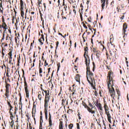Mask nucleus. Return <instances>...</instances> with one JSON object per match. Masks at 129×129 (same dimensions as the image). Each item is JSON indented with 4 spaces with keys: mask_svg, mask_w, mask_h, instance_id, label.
I'll return each instance as SVG.
<instances>
[{
    "mask_svg": "<svg viewBox=\"0 0 129 129\" xmlns=\"http://www.w3.org/2000/svg\"><path fill=\"white\" fill-rule=\"evenodd\" d=\"M87 79L91 85H93V82H95L94 74L90 71V68L86 69Z\"/></svg>",
    "mask_w": 129,
    "mask_h": 129,
    "instance_id": "obj_1",
    "label": "nucleus"
},
{
    "mask_svg": "<svg viewBox=\"0 0 129 129\" xmlns=\"http://www.w3.org/2000/svg\"><path fill=\"white\" fill-rule=\"evenodd\" d=\"M5 95L6 96L5 98L9 99L10 97V94L12 93V85L8 83V81L5 79Z\"/></svg>",
    "mask_w": 129,
    "mask_h": 129,
    "instance_id": "obj_2",
    "label": "nucleus"
},
{
    "mask_svg": "<svg viewBox=\"0 0 129 129\" xmlns=\"http://www.w3.org/2000/svg\"><path fill=\"white\" fill-rule=\"evenodd\" d=\"M44 92L45 93L44 98V106H48V104H49V102H50V98H51V96L50 95V91L45 90Z\"/></svg>",
    "mask_w": 129,
    "mask_h": 129,
    "instance_id": "obj_3",
    "label": "nucleus"
},
{
    "mask_svg": "<svg viewBox=\"0 0 129 129\" xmlns=\"http://www.w3.org/2000/svg\"><path fill=\"white\" fill-rule=\"evenodd\" d=\"M24 9H26V4H24V2L23 0H20V11H21V16L24 20V16H25V12H24Z\"/></svg>",
    "mask_w": 129,
    "mask_h": 129,
    "instance_id": "obj_4",
    "label": "nucleus"
},
{
    "mask_svg": "<svg viewBox=\"0 0 129 129\" xmlns=\"http://www.w3.org/2000/svg\"><path fill=\"white\" fill-rule=\"evenodd\" d=\"M107 8V6H108V0H101V12L105 9Z\"/></svg>",
    "mask_w": 129,
    "mask_h": 129,
    "instance_id": "obj_5",
    "label": "nucleus"
},
{
    "mask_svg": "<svg viewBox=\"0 0 129 129\" xmlns=\"http://www.w3.org/2000/svg\"><path fill=\"white\" fill-rule=\"evenodd\" d=\"M94 102L98 110H101V111L103 110V108H102V105H101V103H100V102L98 101V100L97 99H96L95 101H94Z\"/></svg>",
    "mask_w": 129,
    "mask_h": 129,
    "instance_id": "obj_6",
    "label": "nucleus"
},
{
    "mask_svg": "<svg viewBox=\"0 0 129 129\" xmlns=\"http://www.w3.org/2000/svg\"><path fill=\"white\" fill-rule=\"evenodd\" d=\"M24 88L26 93V97L27 98H29V90H28V84L27 83V81H26V78H24Z\"/></svg>",
    "mask_w": 129,
    "mask_h": 129,
    "instance_id": "obj_7",
    "label": "nucleus"
},
{
    "mask_svg": "<svg viewBox=\"0 0 129 129\" xmlns=\"http://www.w3.org/2000/svg\"><path fill=\"white\" fill-rule=\"evenodd\" d=\"M84 57L85 58V64L87 68H90L89 67L90 64V58H89V56L87 54L86 55L84 56Z\"/></svg>",
    "mask_w": 129,
    "mask_h": 129,
    "instance_id": "obj_8",
    "label": "nucleus"
},
{
    "mask_svg": "<svg viewBox=\"0 0 129 129\" xmlns=\"http://www.w3.org/2000/svg\"><path fill=\"white\" fill-rule=\"evenodd\" d=\"M107 78H108V82H111L112 84H113V79L112 78V72H109L107 76Z\"/></svg>",
    "mask_w": 129,
    "mask_h": 129,
    "instance_id": "obj_9",
    "label": "nucleus"
},
{
    "mask_svg": "<svg viewBox=\"0 0 129 129\" xmlns=\"http://www.w3.org/2000/svg\"><path fill=\"white\" fill-rule=\"evenodd\" d=\"M89 105L91 107L90 108V109H91V111H94V113H91L92 114H95V112H96V110H97V109H96V107L93 106V105L91 104V103L89 102Z\"/></svg>",
    "mask_w": 129,
    "mask_h": 129,
    "instance_id": "obj_10",
    "label": "nucleus"
},
{
    "mask_svg": "<svg viewBox=\"0 0 129 129\" xmlns=\"http://www.w3.org/2000/svg\"><path fill=\"white\" fill-rule=\"evenodd\" d=\"M82 105H83V106L85 107V108H87L88 111H89V112H90V113H94V111H91V109H90V107H89L88 106H87V105L86 104V103H85V102L84 101H82Z\"/></svg>",
    "mask_w": 129,
    "mask_h": 129,
    "instance_id": "obj_11",
    "label": "nucleus"
},
{
    "mask_svg": "<svg viewBox=\"0 0 129 129\" xmlns=\"http://www.w3.org/2000/svg\"><path fill=\"white\" fill-rule=\"evenodd\" d=\"M9 113L10 114V118L11 119V121L10 123V126L12 127V128H13V126H14V115L13 114V112H12V111H9Z\"/></svg>",
    "mask_w": 129,
    "mask_h": 129,
    "instance_id": "obj_12",
    "label": "nucleus"
},
{
    "mask_svg": "<svg viewBox=\"0 0 129 129\" xmlns=\"http://www.w3.org/2000/svg\"><path fill=\"white\" fill-rule=\"evenodd\" d=\"M109 93L110 94V96L114 100V97H115V91H114V88L112 87L111 89H110Z\"/></svg>",
    "mask_w": 129,
    "mask_h": 129,
    "instance_id": "obj_13",
    "label": "nucleus"
},
{
    "mask_svg": "<svg viewBox=\"0 0 129 129\" xmlns=\"http://www.w3.org/2000/svg\"><path fill=\"white\" fill-rule=\"evenodd\" d=\"M127 29V24L126 23H124V24H123V29H122V33L124 34V35H125V32H126L125 30H126Z\"/></svg>",
    "mask_w": 129,
    "mask_h": 129,
    "instance_id": "obj_14",
    "label": "nucleus"
},
{
    "mask_svg": "<svg viewBox=\"0 0 129 129\" xmlns=\"http://www.w3.org/2000/svg\"><path fill=\"white\" fill-rule=\"evenodd\" d=\"M48 121H49V127H52V115H51V113H49V118H48Z\"/></svg>",
    "mask_w": 129,
    "mask_h": 129,
    "instance_id": "obj_15",
    "label": "nucleus"
},
{
    "mask_svg": "<svg viewBox=\"0 0 129 129\" xmlns=\"http://www.w3.org/2000/svg\"><path fill=\"white\" fill-rule=\"evenodd\" d=\"M15 42L17 46L20 45V34H18V36L15 37Z\"/></svg>",
    "mask_w": 129,
    "mask_h": 129,
    "instance_id": "obj_16",
    "label": "nucleus"
},
{
    "mask_svg": "<svg viewBox=\"0 0 129 129\" xmlns=\"http://www.w3.org/2000/svg\"><path fill=\"white\" fill-rule=\"evenodd\" d=\"M105 114L107 116L108 121H109L110 123H111V115H110V113L109 112H106Z\"/></svg>",
    "mask_w": 129,
    "mask_h": 129,
    "instance_id": "obj_17",
    "label": "nucleus"
},
{
    "mask_svg": "<svg viewBox=\"0 0 129 129\" xmlns=\"http://www.w3.org/2000/svg\"><path fill=\"white\" fill-rule=\"evenodd\" d=\"M44 113L45 119H48V106H44Z\"/></svg>",
    "mask_w": 129,
    "mask_h": 129,
    "instance_id": "obj_18",
    "label": "nucleus"
},
{
    "mask_svg": "<svg viewBox=\"0 0 129 129\" xmlns=\"http://www.w3.org/2000/svg\"><path fill=\"white\" fill-rule=\"evenodd\" d=\"M39 42L40 43V45H43L44 41H45V38H44V34L41 35V37L38 39Z\"/></svg>",
    "mask_w": 129,
    "mask_h": 129,
    "instance_id": "obj_19",
    "label": "nucleus"
},
{
    "mask_svg": "<svg viewBox=\"0 0 129 129\" xmlns=\"http://www.w3.org/2000/svg\"><path fill=\"white\" fill-rule=\"evenodd\" d=\"M7 104L9 107V110H10L9 111H11L12 109L14 108V107H13V106L12 105V104H11V102H12V101H11V100H7Z\"/></svg>",
    "mask_w": 129,
    "mask_h": 129,
    "instance_id": "obj_20",
    "label": "nucleus"
},
{
    "mask_svg": "<svg viewBox=\"0 0 129 129\" xmlns=\"http://www.w3.org/2000/svg\"><path fill=\"white\" fill-rule=\"evenodd\" d=\"M107 87H108V89L109 90H110V89H111V88L112 87H113V84H112V85H111V83L109 82H107Z\"/></svg>",
    "mask_w": 129,
    "mask_h": 129,
    "instance_id": "obj_21",
    "label": "nucleus"
},
{
    "mask_svg": "<svg viewBox=\"0 0 129 129\" xmlns=\"http://www.w3.org/2000/svg\"><path fill=\"white\" fill-rule=\"evenodd\" d=\"M75 79V80H76L77 82H79V83H80V75H76Z\"/></svg>",
    "mask_w": 129,
    "mask_h": 129,
    "instance_id": "obj_22",
    "label": "nucleus"
},
{
    "mask_svg": "<svg viewBox=\"0 0 129 129\" xmlns=\"http://www.w3.org/2000/svg\"><path fill=\"white\" fill-rule=\"evenodd\" d=\"M110 55L112 57L114 55L115 58L116 57V51H114L113 50H109Z\"/></svg>",
    "mask_w": 129,
    "mask_h": 129,
    "instance_id": "obj_23",
    "label": "nucleus"
},
{
    "mask_svg": "<svg viewBox=\"0 0 129 129\" xmlns=\"http://www.w3.org/2000/svg\"><path fill=\"white\" fill-rule=\"evenodd\" d=\"M31 15H32L30 17V21H33V18L34 19V18H35V16H36V14H35V12H31Z\"/></svg>",
    "mask_w": 129,
    "mask_h": 129,
    "instance_id": "obj_24",
    "label": "nucleus"
},
{
    "mask_svg": "<svg viewBox=\"0 0 129 129\" xmlns=\"http://www.w3.org/2000/svg\"><path fill=\"white\" fill-rule=\"evenodd\" d=\"M0 12L1 13H3L4 8L3 7V1H0Z\"/></svg>",
    "mask_w": 129,
    "mask_h": 129,
    "instance_id": "obj_25",
    "label": "nucleus"
},
{
    "mask_svg": "<svg viewBox=\"0 0 129 129\" xmlns=\"http://www.w3.org/2000/svg\"><path fill=\"white\" fill-rule=\"evenodd\" d=\"M4 30V32H3V38L1 39V41H3L4 39H5V35H6V34H5V33H6V31H7L8 27H2Z\"/></svg>",
    "mask_w": 129,
    "mask_h": 129,
    "instance_id": "obj_26",
    "label": "nucleus"
},
{
    "mask_svg": "<svg viewBox=\"0 0 129 129\" xmlns=\"http://www.w3.org/2000/svg\"><path fill=\"white\" fill-rule=\"evenodd\" d=\"M84 51H85V53L84 54V56H86V55H87V54H88V47L85 46L84 47Z\"/></svg>",
    "mask_w": 129,
    "mask_h": 129,
    "instance_id": "obj_27",
    "label": "nucleus"
},
{
    "mask_svg": "<svg viewBox=\"0 0 129 129\" xmlns=\"http://www.w3.org/2000/svg\"><path fill=\"white\" fill-rule=\"evenodd\" d=\"M93 55H95L96 56L97 59H98V60H100V54H99L98 52H96V53H93Z\"/></svg>",
    "mask_w": 129,
    "mask_h": 129,
    "instance_id": "obj_28",
    "label": "nucleus"
},
{
    "mask_svg": "<svg viewBox=\"0 0 129 129\" xmlns=\"http://www.w3.org/2000/svg\"><path fill=\"white\" fill-rule=\"evenodd\" d=\"M72 92H73L72 96H73L74 95H76V94H77V93H76V89H75L74 88H73V89H72Z\"/></svg>",
    "mask_w": 129,
    "mask_h": 129,
    "instance_id": "obj_29",
    "label": "nucleus"
},
{
    "mask_svg": "<svg viewBox=\"0 0 129 129\" xmlns=\"http://www.w3.org/2000/svg\"><path fill=\"white\" fill-rule=\"evenodd\" d=\"M6 50H7V49L5 48V47L2 48V55H3L2 58H4V56H5V52H6Z\"/></svg>",
    "mask_w": 129,
    "mask_h": 129,
    "instance_id": "obj_30",
    "label": "nucleus"
},
{
    "mask_svg": "<svg viewBox=\"0 0 129 129\" xmlns=\"http://www.w3.org/2000/svg\"><path fill=\"white\" fill-rule=\"evenodd\" d=\"M104 110L109 109V108H108V106H107V104H106V102L105 101L104 102Z\"/></svg>",
    "mask_w": 129,
    "mask_h": 129,
    "instance_id": "obj_31",
    "label": "nucleus"
},
{
    "mask_svg": "<svg viewBox=\"0 0 129 129\" xmlns=\"http://www.w3.org/2000/svg\"><path fill=\"white\" fill-rule=\"evenodd\" d=\"M41 73H43V70L42 69V68H40L39 69V75L40 76V77H43V75H42Z\"/></svg>",
    "mask_w": 129,
    "mask_h": 129,
    "instance_id": "obj_32",
    "label": "nucleus"
},
{
    "mask_svg": "<svg viewBox=\"0 0 129 129\" xmlns=\"http://www.w3.org/2000/svg\"><path fill=\"white\" fill-rule=\"evenodd\" d=\"M43 123V116H40V125H42Z\"/></svg>",
    "mask_w": 129,
    "mask_h": 129,
    "instance_id": "obj_33",
    "label": "nucleus"
},
{
    "mask_svg": "<svg viewBox=\"0 0 129 129\" xmlns=\"http://www.w3.org/2000/svg\"><path fill=\"white\" fill-rule=\"evenodd\" d=\"M0 27H2V28H4V27H5V28L6 27H8V25H7V24H6L5 23H3L2 25H0Z\"/></svg>",
    "mask_w": 129,
    "mask_h": 129,
    "instance_id": "obj_34",
    "label": "nucleus"
},
{
    "mask_svg": "<svg viewBox=\"0 0 129 129\" xmlns=\"http://www.w3.org/2000/svg\"><path fill=\"white\" fill-rule=\"evenodd\" d=\"M9 53H8L9 56H13V49H9Z\"/></svg>",
    "mask_w": 129,
    "mask_h": 129,
    "instance_id": "obj_35",
    "label": "nucleus"
},
{
    "mask_svg": "<svg viewBox=\"0 0 129 129\" xmlns=\"http://www.w3.org/2000/svg\"><path fill=\"white\" fill-rule=\"evenodd\" d=\"M65 103H66V99H63L62 100L61 105L62 106H64Z\"/></svg>",
    "mask_w": 129,
    "mask_h": 129,
    "instance_id": "obj_36",
    "label": "nucleus"
},
{
    "mask_svg": "<svg viewBox=\"0 0 129 129\" xmlns=\"http://www.w3.org/2000/svg\"><path fill=\"white\" fill-rule=\"evenodd\" d=\"M111 38H110V44H111V46L113 47V48H115V45L114 44L112 43V42L111 41Z\"/></svg>",
    "mask_w": 129,
    "mask_h": 129,
    "instance_id": "obj_37",
    "label": "nucleus"
},
{
    "mask_svg": "<svg viewBox=\"0 0 129 129\" xmlns=\"http://www.w3.org/2000/svg\"><path fill=\"white\" fill-rule=\"evenodd\" d=\"M38 98L39 100H40V101H41V100H42V94H38Z\"/></svg>",
    "mask_w": 129,
    "mask_h": 129,
    "instance_id": "obj_38",
    "label": "nucleus"
},
{
    "mask_svg": "<svg viewBox=\"0 0 129 129\" xmlns=\"http://www.w3.org/2000/svg\"><path fill=\"white\" fill-rule=\"evenodd\" d=\"M92 51L93 52V54H95L97 53L98 51H97V49L96 48H93Z\"/></svg>",
    "mask_w": 129,
    "mask_h": 129,
    "instance_id": "obj_39",
    "label": "nucleus"
},
{
    "mask_svg": "<svg viewBox=\"0 0 129 129\" xmlns=\"http://www.w3.org/2000/svg\"><path fill=\"white\" fill-rule=\"evenodd\" d=\"M93 69H92V71L93 72H94V71H95V63H94V62H93Z\"/></svg>",
    "mask_w": 129,
    "mask_h": 129,
    "instance_id": "obj_40",
    "label": "nucleus"
},
{
    "mask_svg": "<svg viewBox=\"0 0 129 129\" xmlns=\"http://www.w3.org/2000/svg\"><path fill=\"white\" fill-rule=\"evenodd\" d=\"M82 24H83V26L84 27V28H85V29H87L88 27L86 26V25H85V23H84V22H82Z\"/></svg>",
    "mask_w": 129,
    "mask_h": 129,
    "instance_id": "obj_41",
    "label": "nucleus"
},
{
    "mask_svg": "<svg viewBox=\"0 0 129 129\" xmlns=\"http://www.w3.org/2000/svg\"><path fill=\"white\" fill-rule=\"evenodd\" d=\"M18 110V108H17V107H15V111L14 113V116H15L17 114V111Z\"/></svg>",
    "mask_w": 129,
    "mask_h": 129,
    "instance_id": "obj_42",
    "label": "nucleus"
},
{
    "mask_svg": "<svg viewBox=\"0 0 129 129\" xmlns=\"http://www.w3.org/2000/svg\"><path fill=\"white\" fill-rule=\"evenodd\" d=\"M2 45H4V47H2V48H4V49H6V47H8V43H2Z\"/></svg>",
    "mask_w": 129,
    "mask_h": 129,
    "instance_id": "obj_43",
    "label": "nucleus"
},
{
    "mask_svg": "<svg viewBox=\"0 0 129 129\" xmlns=\"http://www.w3.org/2000/svg\"><path fill=\"white\" fill-rule=\"evenodd\" d=\"M110 6L111 8H113V7H114V1H112L111 4H110Z\"/></svg>",
    "mask_w": 129,
    "mask_h": 129,
    "instance_id": "obj_44",
    "label": "nucleus"
},
{
    "mask_svg": "<svg viewBox=\"0 0 129 129\" xmlns=\"http://www.w3.org/2000/svg\"><path fill=\"white\" fill-rule=\"evenodd\" d=\"M117 94L118 96V99H119V96H120V91H117Z\"/></svg>",
    "mask_w": 129,
    "mask_h": 129,
    "instance_id": "obj_45",
    "label": "nucleus"
},
{
    "mask_svg": "<svg viewBox=\"0 0 129 129\" xmlns=\"http://www.w3.org/2000/svg\"><path fill=\"white\" fill-rule=\"evenodd\" d=\"M34 109L35 110V112H36V105H35V104H33L32 111H34Z\"/></svg>",
    "mask_w": 129,
    "mask_h": 129,
    "instance_id": "obj_46",
    "label": "nucleus"
},
{
    "mask_svg": "<svg viewBox=\"0 0 129 129\" xmlns=\"http://www.w3.org/2000/svg\"><path fill=\"white\" fill-rule=\"evenodd\" d=\"M73 127V124L70 123L69 125V128H72Z\"/></svg>",
    "mask_w": 129,
    "mask_h": 129,
    "instance_id": "obj_47",
    "label": "nucleus"
},
{
    "mask_svg": "<svg viewBox=\"0 0 129 129\" xmlns=\"http://www.w3.org/2000/svg\"><path fill=\"white\" fill-rule=\"evenodd\" d=\"M34 43H35V41L34 40H33V42H32L31 43V45H30V49H32V48H33V44H34Z\"/></svg>",
    "mask_w": 129,
    "mask_h": 129,
    "instance_id": "obj_48",
    "label": "nucleus"
},
{
    "mask_svg": "<svg viewBox=\"0 0 129 129\" xmlns=\"http://www.w3.org/2000/svg\"><path fill=\"white\" fill-rule=\"evenodd\" d=\"M57 71H59V69H60V62H58L57 64Z\"/></svg>",
    "mask_w": 129,
    "mask_h": 129,
    "instance_id": "obj_49",
    "label": "nucleus"
},
{
    "mask_svg": "<svg viewBox=\"0 0 129 129\" xmlns=\"http://www.w3.org/2000/svg\"><path fill=\"white\" fill-rule=\"evenodd\" d=\"M37 4L38 6H40L42 4V0H38Z\"/></svg>",
    "mask_w": 129,
    "mask_h": 129,
    "instance_id": "obj_50",
    "label": "nucleus"
},
{
    "mask_svg": "<svg viewBox=\"0 0 129 129\" xmlns=\"http://www.w3.org/2000/svg\"><path fill=\"white\" fill-rule=\"evenodd\" d=\"M9 64L12 66H14V63L12 62V59L9 60Z\"/></svg>",
    "mask_w": 129,
    "mask_h": 129,
    "instance_id": "obj_51",
    "label": "nucleus"
},
{
    "mask_svg": "<svg viewBox=\"0 0 129 129\" xmlns=\"http://www.w3.org/2000/svg\"><path fill=\"white\" fill-rule=\"evenodd\" d=\"M87 20H88V22H89V23H91V21H92L91 17H89L87 19Z\"/></svg>",
    "mask_w": 129,
    "mask_h": 129,
    "instance_id": "obj_52",
    "label": "nucleus"
},
{
    "mask_svg": "<svg viewBox=\"0 0 129 129\" xmlns=\"http://www.w3.org/2000/svg\"><path fill=\"white\" fill-rule=\"evenodd\" d=\"M77 128L80 129V125L78 123H77Z\"/></svg>",
    "mask_w": 129,
    "mask_h": 129,
    "instance_id": "obj_53",
    "label": "nucleus"
},
{
    "mask_svg": "<svg viewBox=\"0 0 129 129\" xmlns=\"http://www.w3.org/2000/svg\"><path fill=\"white\" fill-rule=\"evenodd\" d=\"M48 62H47V60H45L44 62V66L46 67V66H48Z\"/></svg>",
    "mask_w": 129,
    "mask_h": 129,
    "instance_id": "obj_54",
    "label": "nucleus"
},
{
    "mask_svg": "<svg viewBox=\"0 0 129 129\" xmlns=\"http://www.w3.org/2000/svg\"><path fill=\"white\" fill-rule=\"evenodd\" d=\"M67 17H68V14H67V15H66V17L62 16V19L63 20H64V19H65V20H67Z\"/></svg>",
    "mask_w": 129,
    "mask_h": 129,
    "instance_id": "obj_55",
    "label": "nucleus"
},
{
    "mask_svg": "<svg viewBox=\"0 0 129 129\" xmlns=\"http://www.w3.org/2000/svg\"><path fill=\"white\" fill-rule=\"evenodd\" d=\"M59 45V41H56V49H57V48H58V46Z\"/></svg>",
    "mask_w": 129,
    "mask_h": 129,
    "instance_id": "obj_56",
    "label": "nucleus"
},
{
    "mask_svg": "<svg viewBox=\"0 0 129 129\" xmlns=\"http://www.w3.org/2000/svg\"><path fill=\"white\" fill-rule=\"evenodd\" d=\"M67 6H64L63 7V10L64 11H65L66 12V11H67Z\"/></svg>",
    "mask_w": 129,
    "mask_h": 129,
    "instance_id": "obj_57",
    "label": "nucleus"
},
{
    "mask_svg": "<svg viewBox=\"0 0 129 129\" xmlns=\"http://www.w3.org/2000/svg\"><path fill=\"white\" fill-rule=\"evenodd\" d=\"M29 129H33V127L32 126V124H31V123H29Z\"/></svg>",
    "mask_w": 129,
    "mask_h": 129,
    "instance_id": "obj_58",
    "label": "nucleus"
},
{
    "mask_svg": "<svg viewBox=\"0 0 129 129\" xmlns=\"http://www.w3.org/2000/svg\"><path fill=\"white\" fill-rule=\"evenodd\" d=\"M80 18L81 20V22H82L83 21V17H82V14H80Z\"/></svg>",
    "mask_w": 129,
    "mask_h": 129,
    "instance_id": "obj_59",
    "label": "nucleus"
},
{
    "mask_svg": "<svg viewBox=\"0 0 129 129\" xmlns=\"http://www.w3.org/2000/svg\"><path fill=\"white\" fill-rule=\"evenodd\" d=\"M32 117H35V113H34V111H32Z\"/></svg>",
    "mask_w": 129,
    "mask_h": 129,
    "instance_id": "obj_60",
    "label": "nucleus"
},
{
    "mask_svg": "<svg viewBox=\"0 0 129 129\" xmlns=\"http://www.w3.org/2000/svg\"><path fill=\"white\" fill-rule=\"evenodd\" d=\"M94 94H95V96H97L98 95V93H97V91H95Z\"/></svg>",
    "mask_w": 129,
    "mask_h": 129,
    "instance_id": "obj_61",
    "label": "nucleus"
},
{
    "mask_svg": "<svg viewBox=\"0 0 129 129\" xmlns=\"http://www.w3.org/2000/svg\"><path fill=\"white\" fill-rule=\"evenodd\" d=\"M2 23H6L5 22V17H4V16L2 17Z\"/></svg>",
    "mask_w": 129,
    "mask_h": 129,
    "instance_id": "obj_62",
    "label": "nucleus"
},
{
    "mask_svg": "<svg viewBox=\"0 0 129 129\" xmlns=\"http://www.w3.org/2000/svg\"><path fill=\"white\" fill-rule=\"evenodd\" d=\"M119 7H117V8H116V10H117V11L118 12V13H119Z\"/></svg>",
    "mask_w": 129,
    "mask_h": 129,
    "instance_id": "obj_63",
    "label": "nucleus"
},
{
    "mask_svg": "<svg viewBox=\"0 0 129 129\" xmlns=\"http://www.w3.org/2000/svg\"><path fill=\"white\" fill-rule=\"evenodd\" d=\"M39 129H43V125H39Z\"/></svg>",
    "mask_w": 129,
    "mask_h": 129,
    "instance_id": "obj_64",
    "label": "nucleus"
}]
</instances>
